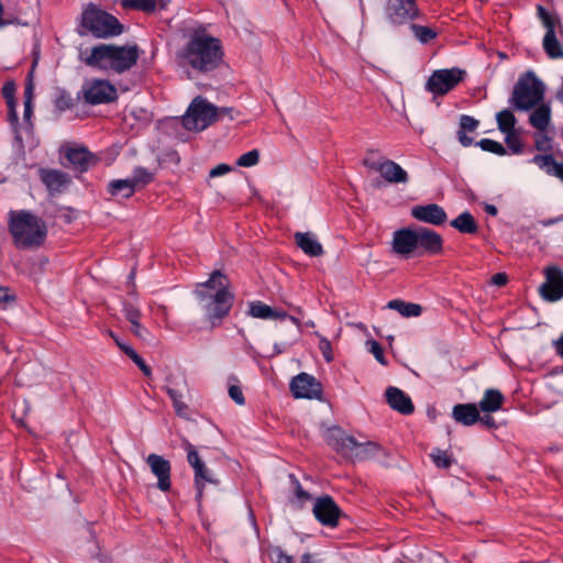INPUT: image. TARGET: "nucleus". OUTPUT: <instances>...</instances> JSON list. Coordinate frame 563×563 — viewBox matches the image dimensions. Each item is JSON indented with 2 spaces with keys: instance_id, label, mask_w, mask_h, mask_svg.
Listing matches in <instances>:
<instances>
[{
  "instance_id": "f257e3e1",
  "label": "nucleus",
  "mask_w": 563,
  "mask_h": 563,
  "mask_svg": "<svg viewBox=\"0 0 563 563\" xmlns=\"http://www.w3.org/2000/svg\"><path fill=\"white\" fill-rule=\"evenodd\" d=\"M229 286L228 277L220 271H214L207 282L196 286L195 295L198 303L213 325L231 310L233 295Z\"/></svg>"
},
{
  "instance_id": "f03ea898",
  "label": "nucleus",
  "mask_w": 563,
  "mask_h": 563,
  "mask_svg": "<svg viewBox=\"0 0 563 563\" xmlns=\"http://www.w3.org/2000/svg\"><path fill=\"white\" fill-rule=\"evenodd\" d=\"M140 58L137 45L99 44L85 56L87 66L106 73L122 74L131 69Z\"/></svg>"
},
{
  "instance_id": "7ed1b4c3",
  "label": "nucleus",
  "mask_w": 563,
  "mask_h": 563,
  "mask_svg": "<svg viewBox=\"0 0 563 563\" xmlns=\"http://www.w3.org/2000/svg\"><path fill=\"white\" fill-rule=\"evenodd\" d=\"M223 56L220 40L205 32H195L179 53L183 64L199 71H210L221 62Z\"/></svg>"
},
{
  "instance_id": "20e7f679",
  "label": "nucleus",
  "mask_w": 563,
  "mask_h": 563,
  "mask_svg": "<svg viewBox=\"0 0 563 563\" xmlns=\"http://www.w3.org/2000/svg\"><path fill=\"white\" fill-rule=\"evenodd\" d=\"M9 230L14 244L21 249L38 247L47 235L43 219L26 210L10 211Z\"/></svg>"
},
{
  "instance_id": "39448f33",
  "label": "nucleus",
  "mask_w": 563,
  "mask_h": 563,
  "mask_svg": "<svg viewBox=\"0 0 563 563\" xmlns=\"http://www.w3.org/2000/svg\"><path fill=\"white\" fill-rule=\"evenodd\" d=\"M80 26L97 38L114 37L123 33L120 21L93 3H89L84 9Z\"/></svg>"
},
{
  "instance_id": "423d86ee",
  "label": "nucleus",
  "mask_w": 563,
  "mask_h": 563,
  "mask_svg": "<svg viewBox=\"0 0 563 563\" xmlns=\"http://www.w3.org/2000/svg\"><path fill=\"white\" fill-rule=\"evenodd\" d=\"M537 16L544 29L542 48L551 59L563 58V23L555 12L547 10L543 5H537Z\"/></svg>"
},
{
  "instance_id": "0eeeda50",
  "label": "nucleus",
  "mask_w": 563,
  "mask_h": 563,
  "mask_svg": "<svg viewBox=\"0 0 563 563\" xmlns=\"http://www.w3.org/2000/svg\"><path fill=\"white\" fill-rule=\"evenodd\" d=\"M219 115V109L201 96L196 97L181 117V123L188 131H203Z\"/></svg>"
},
{
  "instance_id": "6e6552de",
  "label": "nucleus",
  "mask_w": 563,
  "mask_h": 563,
  "mask_svg": "<svg viewBox=\"0 0 563 563\" xmlns=\"http://www.w3.org/2000/svg\"><path fill=\"white\" fill-rule=\"evenodd\" d=\"M544 86L533 74L527 73L520 77L514 88L512 102L517 109L530 110L543 99Z\"/></svg>"
},
{
  "instance_id": "1a4fd4ad",
  "label": "nucleus",
  "mask_w": 563,
  "mask_h": 563,
  "mask_svg": "<svg viewBox=\"0 0 563 563\" xmlns=\"http://www.w3.org/2000/svg\"><path fill=\"white\" fill-rule=\"evenodd\" d=\"M465 77V70L459 67L434 70L426 82V90L434 97L444 96L453 90Z\"/></svg>"
},
{
  "instance_id": "9d476101",
  "label": "nucleus",
  "mask_w": 563,
  "mask_h": 563,
  "mask_svg": "<svg viewBox=\"0 0 563 563\" xmlns=\"http://www.w3.org/2000/svg\"><path fill=\"white\" fill-rule=\"evenodd\" d=\"M330 443L338 453L351 460L365 459L374 446L372 442L360 443L341 430L331 432Z\"/></svg>"
},
{
  "instance_id": "9b49d317",
  "label": "nucleus",
  "mask_w": 563,
  "mask_h": 563,
  "mask_svg": "<svg viewBox=\"0 0 563 563\" xmlns=\"http://www.w3.org/2000/svg\"><path fill=\"white\" fill-rule=\"evenodd\" d=\"M374 154L372 152L363 161L367 168L379 173L390 184H406L408 181V174L399 164L386 158L376 159Z\"/></svg>"
},
{
  "instance_id": "f8f14e48",
  "label": "nucleus",
  "mask_w": 563,
  "mask_h": 563,
  "mask_svg": "<svg viewBox=\"0 0 563 563\" xmlns=\"http://www.w3.org/2000/svg\"><path fill=\"white\" fill-rule=\"evenodd\" d=\"M82 95L90 104L109 103L115 100L117 89L106 79H90L85 81Z\"/></svg>"
},
{
  "instance_id": "ddd939ff",
  "label": "nucleus",
  "mask_w": 563,
  "mask_h": 563,
  "mask_svg": "<svg viewBox=\"0 0 563 563\" xmlns=\"http://www.w3.org/2000/svg\"><path fill=\"white\" fill-rule=\"evenodd\" d=\"M544 283L541 284L539 291L543 299L550 302L563 298V269L558 265H549L543 269Z\"/></svg>"
},
{
  "instance_id": "4468645a",
  "label": "nucleus",
  "mask_w": 563,
  "mask_h": 563,
  "mask_svg": "<svg viewBox=\"0 0 563 563\" xmlns=\"http://www.w3.org/2000/svg\"><path fill=\"white\" fill-rule=\"evenodd\" d=\"M391 251L402 258L417 254V230L402 228L393 233Z\"/></svg>"
},
{
  "instance_id": "2eb2a0df",
  "label": "nucleus",
  "mask_w": 563,
  "mask_h": 563,
  "mask_svg": "<svg viewBox=\"0 0 563 563\" xmlns=\"http://www.w3.org/2000/svg\"><path fill=\"white\" fill-rule=\"evenodd\" d=\"M419 13L416 0H388L386 14L394 24H404Z\"/></svg>"
},
{
  "instance_id": "dca6fc26",
  "label": "nucleus",
  "mask_w": 563,
  "mask_h": 563,
  "mask_svg": "<svg viewBox=\"0 0 563 563\" xmlns=\"http://www.w3.org/2000/svg\"><path fill=\"white\" fill-rule=\"evenodd\" d=\"M290 390L295 398L314 399L321 395L320 383L307 373H300L290 382Z\"/></svg>"
},
{
  "instance_id": "f3484780",
  "label": "nucleus",
  "mask_w": 563,
  "mask_h": 563,
  "mask_svg": "<svg viewBox=\"0 0 563 563\" xmlns=\"http://www.w3.org/2000/svg\"><path fill=\"white\" fill-rule=\"evenodd\" d=\"M443 251L442 236L428 228L417 229V254L438 255Z\"/></svg>"
},
{
  "instance_id": "a211bd4d",
  "label": "nucleus",
  "mask_w": 563,
  "mask_h": 563,
  "mask_svg": "<svg viewBox=\"0 0 563 563\" xmlns=\"http://www.w3.org/2000/svg\"><path fill=\"white\" fill-rule=\"evenodd\" d=\"M313 515L321 525L335 527L339 521L340 509L330 496H323L316 500Z\"/></svg>"
},
{
  "instance_id": "6ab92c4d",
  "label": "nucleus",
  "mask_w": 563,
  "mask_h": 563,
  "mask_svg": "<svg viewBox=\"0 0 563 563\" xmlns=\"http://www.w3.org/2000/svg\"><path fill=\"white\" fill-rule=\"evenodd\" d=\"M146 463L151 468V472L157 478V487L162 492H168L172 486L170 473L172 466L168 460L162 455L152 453L147 456Z\"/></svg>"
},
{
  "instance_id": "aec40b11",
  "label": "nucleus",
  "mask_w": 563,
  "mask_h": 563,
  "mask_svg": "<svg viewBox=\"0 0 563 563\" xmlns=\"http://www.w3.org/2000/svg\"><path fill=\"white\" fill-rule=\"evenodd\" d=\"M411 216L420 222L432 225H441L448 220L445 210L437 203L415 206L411 209Z\"/></svg>"
},
{
  "instance_id": "412c9836",
  "label": "nucleus",
  "mask_w": 563,
  "mask_h": 563,
  "mask_svg": "<svg viewBox=\"0 0 563 563\" xmlns=\"http://www.w3.org/2000/svg\"><path fill=\"white\" fill-rule=\"evenodd\" d=\"M68 163L78 172H86L97 163V158L82 146H73L66 150Z\"/></svg>"
},
{
  "instance_id": "4be33fe9",
  "label": "nucleus",
  "mask_w": 563,
  "mask_h": 563,
  "mask_svg": "<svg viewBox=\"0 0 563 563\" xmlns=\"http://www.w3.org/2000/svg\"><path fill=\"white\" fill-rule=\"evenodd\" d=\"M387 404L391 409L401 415H411L415 411V406L411 398L401 389L397 387H388L385 393Z\"/></svg>"
},
{
  "instance_id": "5701e85b",
  "label": "nucleus",
  "mask_w": 563,
  "mask_h": 563,
  "mask_svg": "<svg viewBox=\"0 0 563 563\" xmlns=\"http://www.w3.org/2000/svg\"><path fill=\"white\" fill-rule=\"evenodd\" d=\"M40 178L51 194L60 192L66 188L70 178L67 174L57 169H40Z\"/></svg>"
},
{
  "instance_id": "b1692460",
  "label": "nucleus",
  "mask_w": 563,
  "mask_h": 563,
  "mask_svg": "<svg viewBox=\"0 0 563 563\" xmlns=\"http://www.w3.org/2000/svg\"><path fill=\"white\" fill-rule=\"evenodd\" d=\"M453 419L463 426L470 427L478 422L479 411L475 404H459L452 409Z\"/></svg>"
},
{
  "instance_id": "393cba45",
  "label": "nucleus",
  "mask_w": 563,
  "mask_h": 563,
  "mask_svg": "<svg viewBox=\"0 0 563 563\" xmlns=\"http://www.w3.org/2000/svg\"><path fill=\"white\" fill-rule=\"evenodd\" d=\"M297 246L309 256H320L323 254V247L314 234L310 232L295 233Z\"/></svg>"
},
{
  "instance_id": "a878e982",
  "label": "nucleus",
  "mask_w": 563,
  "mask_h": 563,
  "mask_svg": "<svg viewBox=\"0 0 563 563\" xmlns=\"http://www.w3.org/2000/svg\"><path fill=\"white\" fill-rule=\"evenodd\" d=\"M170 0H121L123 9L139 10L144 13H153L158 10H164Z\"/></svg>"
},
{
  "instance_id": "bb28decb",
  "label": "nucleus",
  "mask_w": 563,
  "mask_h": 563,
  "mask_svg": "<svg viewBox=\"0 0 563 563\" xmlns=\"http://www.w3.org/2000/svg\"><path fill=\"white\" fill-rule=\"evenodd\" d=\"M531 162L548 175L563 181V163H558L552 155H536Z\"/></svg>"
},
{
  "instance_id": "cd10ccee",
  "label": "nucleus",
  "mask_w": 563,
  "mask_h": 563,
  "mask_svg": "<svg viewBox=\"0 0 563 563\" xmlns=\"http://www.w3.org/2000/svg\"><path fill=\"white\" fill-rule=\"evenodd\" d=\"M250 314L257 319H279L284 320L287 318V312L273 309L271 306L262 301H253L250 305Z\"/></svg>"
},
{
  "instance_id": "c85d7f7f",
  "label": "nucleus",
  "mask_w": 563,
  "mask_h": 563,
  "mask_svg": "<svg viewBox=\"0 0 563 563\" xmlns=\"http://www.w3.org/2000/svg\"><path fill=\"white\" fill-rule=\"evenodd\" d=\"M504 402L503 394L497 389H487L477 407L484 412L498 411Z\"/></svg>"
},
{
  "instance_id": "c756f323",
  "label": "nucleus",
  "mask_w": 563,
  "mask_h": 563,
  "mask_svg": "<svg viewBox=\"0 0 563 563\" xmlns=\"http://www.w3.org/2000/svg\"><path fill=\"white\" fill-rule=\"evenodd\" d=\"M529 123L538 131H545L551 123V108L548 104L537 107L529 117Z\"/></svg>"
},
{
  "instance_id": "7c9ffc66",
  "label": "nucleus",
  "mask_w": 563,
  "mask_h": 563,
  "mask_svg": "<svg viewBox=\"0 0 563 563\" xmlns=\"http://www.w3.org/2000/svg\"><path fill=\"white\" fill-rule=\"evenodd\" d=\"M450 224L463 234H475L478 231V224L470 211L462 212Z\"/></svg>"
},
{
  "instance_id": "2f4dec72",
  "label": "nucleus",
  "mask_w": 563,
  "mask_h": 563,
  "mask_svg": "<svg viewBox=\"0 0 563 563\" xmlns=\"http://www.w3.org/2000/svg\"><path fill=\"white\" fill-rule=\"evenodd\" d=\"M478 124L479 122L475 118L466 114L461 115L457 137L463 146L472 145L473 139L467 135V132H474L478 128Z\"/></svg>"
},
{
  "instance_id": "473e14b6",
  "label": "nucleus",
  "mask_w": 563,
  "mask_h": 563,
  "mask_svg": "<svg viewBox=\"0 0 563 563\" xmlns=\"http://www.w3.org/2000/svg\"><path fill=\"white\" fill-rule=\"evenodd\" d=\"M3 96L7 100L8 104V117L9 121L16 134H19L18 125H19V117L16 113V104L14 100V86L13 84H5L2 88Z\"/></svg>"
},
{
  "instance_id": "72a5a7b5",
  "label": "nucleus",
  "mask_w": 563,
  "mask_h": 563,
  "mask_svg": "<svg viewBox=\"0 0 563 563\" xmlns=\"http://www.w3.org/2000/svg\"><path fill=\"white\" fill-rule=\"evenodd\" d=\"M387 308H389L391 310H396L402 317H406V318L419 317L422 312V308L420 305L412 303V302H406L400 299L390 300L387 303Z\"/></svg>"
},
{
  "instance_id": "f704fd0d",
  "label": "nucleus",
  "mask_w": 563,
  "mask_h": 563,
  "mask_svg": "<svg viewBox=\"0 0 563 563\" xmlns=\"http://www.w3.org/2000/svg\"><path fill=\"white\" fill-rule=\"evenodd\" d=\"M135 187L130 178L115 179L108 184V191L112 196L130 198L135 192Z\"/></svg>"
},
{
  "instance_id": "c9c22d12",
  "label": "nucleus",
  "mask_w": 563,
  "mask_h": 563,
  "mask_svg": "<svg viewBox=\"0 0 563 563\" xmlns=\"http://www.w3.org/2000/svg\"><path fill=\"white\" fill-rule=\"evenodd\" d=\"M194 472H195V486L197 488V497L201 498L202 492L205 488V483L216 484L217 481L211 477L210 472L206 467L205 463L201 464V467H196L194 470Z\"/></svg>"
},
{
  "instance_id": "e433bc0d",
  "label": "nucleus",
  "mask_w": 563,
  "mask_h": 563,
  "mask_svg": "<svg viewBox=\"0 0 563 563\" xmlns=\"http://www.w3.org/2000/svg\"><path fill=\"white\" fill-rule=\"evenodd\" d=\"M498 129L503 133L515 132L516 118L514 113L509 110H503L496 115Z\"/></svg>"
},
{
  "instance_id": "4c0bfd02",
  "label": "nucleus",
  "mask_w": 563,
  "mask_h": 563,
  "mask_svg": "<svg viewBox=\"0 0 563 563\" xmlns=\"http://www.w3.org/2000/svg\"><path fill=\"white\" fill-rule=\"evenodd\" d=\"M410 30L415 37L422 44L429 43L438 35V31L429 26L411 24Z\"/></svg>"
},
{
  "instance_id": "58836bf2",
  "label": "nucleus",
  "mask_w": 563,
  "mask_h": 563,
  "mask_svg": "<svg viewBox=\"0 0 563 563\" xmlns=\"http://www.w3.org/2000/svg\"><path fill=\"white\" fill-rule=\"evenodd\" d=\"M430 457L434 465L439 468H449L453 463L452 455L448 451L440 449L432 450Z\"/></svg>"
},
{
  "instance_id": "ea45409f",
  "label": "nucleus",
  "mask_w": 563,
  "mask_h": 563,
  "mask_svg": "<svg viewBox=\"0 0 563 563\" xmlns=\"http://www.w3.org/2000/svg\"><path fill=\"white\" fill-rule=\"evenodd\" d=\"M267 556L272 563H294V556L287 554L280 547L271 545L267 548Z\"/></svg>"
},
{
  "instance_id": "a19ab883",
  "label": "nucleus",
  "mask_w": 563,
  "mask_h": 563,
  "mask_svg": "<svg viewBox=\"0 0 563 563\" xmlns=\"http://www.w3.org/2000/svg\"><path fill=\"white\" fill-rule=\"evenodd\" d=\"M129 178L131 179L135 189H139V188L144 187L148 183H151L153 179V176L147 169H145L143 167H137L134 169L132 176Z\"/></svg>"
},
{
  "instance_id": "79ce46f5",
  "label": "nucleus",
  "mask_w": 563,
  "mask_h": 563,
  "mask_svg": "<svg viewBox=\"0 0 563 563\" xmlns=\"http://www.w3.org/2000/svg\"><path fill=\"white\" fill-rule=\"evenodd\" d=\"M477 145L485 152L494 153L496 155L503 156L507 153L504 145L497 141L490 139H483L477 142Z\"/></svg>"
},
{
  "instance_id": "37998d69",
  "label": "nucleus",
  "mask_w": 563,
  "mask_h": 563,
  "mask_svg": "<svg viewBox=\"0 0 563 563\" xmlns=\"http://www.w3.org/2000/svg\"><path fill=\"white\" fill-rule=\"evenodd\" d=\"M166 391L173 401V406H174L176 413L178 416H185L186 411H187V406L181 400L183 399L181 393H179L178 390L173 389V388H167Z\"/></svg>"
},
{
  "instance_id": "c03bdc74",
  "label": "nucleus",
  "mask_w": 563,
  "mask_h": 563,
  "mask_svg": "<svg viewBox=\"0 0 563 563\" xmlns=\"http://www.w3.org/2000/svg\"><path fill=\"white\" fill-rule=\"evenodd\" d=\"M536 148L538 151L548 152L552 148V139L548 135L545 131H538L533 135Z\"/></svg>"
},
{
  "instance_id": "a18cd8bd",
  "label": "nucleus",
  "mask_w": 563,
  "mask_h": 563,
  "mask_svg": "<svg viewBox=\"0 0 563 563\" xmlns=\"http://www.w3.org/2000/svg\"><path fill=\"white\" fill-rule=\"evenodd\" d=\"M260 161V152L257 150L249 151L244 154H242L238 161L236 165L240 167H253L255 166Z\"/></svg>"
},
{
  "instance_id": "49530a36",
  "label": "nucleus",
  "mask_w": 563,
  "mask_h": 563,
  "mask_svg": "<svg viewBox=\"0 0 563 563\" xmlns=\"http://www.w3.org/2000/svg\"><path fill=\"white\" fill-rule=\"evenodd\" d=\"M505 142L511 154H521L522 153V143L520 137L515 133H506Z\"/></svg>"
},
{
  "instance_id": "de8ad7c7",
  "label": "nucleus",
  "mask_w": 563,
  "mask_h": 563,
  "mask_svg": "<svg viewBox=\"0 0 563 563\" xmlns=\"http://www.w3.org/2000/svg\"><path fill=\"white\" fill-rule=\"evenodd\" d=\"M317 335L319 336V350H320L323 358L328 363L332 362L333 361V351H332V345H331L330 341L327 338H324L318 333H317Z\"/></svg>"
},
{
  "instance_id": "09e8293b",
  "label": "nucleus",
  "mask_w": 563,
  "mask_h": 563,
  "mask_svg": "<svg viewBox=\"0 0 563 563\" xmlns=\"http://www.w3.org/2000/svg\"><path fill=\"white\" fill-rule=\"evenodd\" d=\"M185 450L187 452V461L190 464V466L195 470L196 467H201V464L203 462L200 460L198 452L194 448L192 444L189 442H186Z\"/></svg>"
},
{
  "instance_id": "8fccbe9b",
  "label": "nucleus",
  "mask_w": 563,
  "mask_h": 563,
  "mask_svg": "<svg viewBox=\"0 0 563 563\" xmlns=\"http://www.w3.org/2000/svg\"><path fill=\"white\" fill-rule=\"evenodd\" d=\"M123 312L125 318L130 321V323H136V320L141 319L140 309L131 302L124 303Z\"/></svg>"
},
{
  "instance_id": "3c124183",
  "label": "nucleus",
  "mask_w": 563,
  "mask_h": 563,
  "mask_svg": "<svg viewBox=\"0 0 563 563\" xmlns=\"http://www.w3.org/2000/svg\"><path fill=\"white\" fill-rule=\"evenodd\" d=\"M290 479L295 486V495L297 500L301 504L308 501L310 499V495L301 487L298 479L292 475H290Z\"/></svg>"
},
{
  "instance_id": "603ef678",
  "label": "nucleus",
  "mask_w": 563,
  "mask_h": 563,
  "mask_svg": "<svg viewBox=\"0 0 563 563\" xmlns=\"http://www.w3.org/2000/svg\"><path fill=\"white\" fill-rule=\"evenodd\" d=\"M367 345H368V350L369 352L375 356V358L380 363V364H386V361H385V357H384V351H383V347L380 346V344L374 340H371L367 342Z\"/></svg>"
},
{
  "instance_id": "864d4df0",
  "label": "nucleus",
  "mask_w": 563,
  "mask_h": 563,
  "mask_svg": "<svg viewBox=\"0 0 563 563\" xmlns=\"http://www.w3.org/2000/svg\"><path fill=\"white\" fill-rule=\"evenodd\" d=\"M229 396L235 404L240 406L245 404V398L242 388L239 385L229 386Z\"/></svg>"
},
{
  "instance_id": "5fc2aeb1",
  "label": "nucleus",
  "mask_w": 563,
  "mask_h": 563,
  "mask_svg": "<svg viewBox=\"0 0 563 563\" xmlns=\"http://www.w3.org/2000/svg\"><path fill=\"white\" fill-rule=\"evenodd\" d=\"M14 296L8 287L0 286V308H5L9 302L14 301Z\"/></svg>"
},
{
  "instance_id": "6e6d98bb",
  "label": "nucleus",
  "mask_w": 563,
  "mask_h": 563,
  "mask_svg": "<svg viewBox=\"0 0 563 563\" xmlns=\"http://www.w3.org/2000/svg\"><path fill=\"white\" fill-rule=\"evenodd\" d=\"M232 170V167L228 164H219L209 172V176L211 178L220 177L229 174Z\"/></svg>"
},
{
  "instance_id": "4d7b16f0",
  "label": "nucleus",
  "mask_w": 563,
  "mask_h": 563,
  "mask_svg": "<svg viewBox=\"0 0 563 563\" xmlns=\"http://www.w3.org/2000/svg\"><path fill=\"white\" fill-rule=\"evenodd\" d=\"M32 114H33L32 103H30V100L24 101L23 121H24V124H25L26 129H29L31 126V117H32Z\"/></svg>"
},
{
  "instance_id": "13d9d810",
  "label": "nucleus",
  "mask_w": 563,
  "mask_h": 563,
  "mask_svg": "<svg viewBox=\"0 0 563 563\" xmlns=\"http://www.w3.org/2000/svg\"><path fill=\"white\" fill-rule=\"evenodd\" d=\"M15 23V19L5 15L4 7L2 2L0 1V29L10 24Z\"/></svg>"
},
{
  "instance_id": "bf43d9fd",
  "label": "nucleus",
  "mask_w": 563,
  "mask_h": 563,
  "mask_svg": "<svg viewBox=\"0 0 563 563\" xmlns=\"http://www.w3.org/2000/svg\"><path fill=\"white\" fill-rule=\"evenodd\" d=\"M508 282V277L505 273H497L492 277V284L495 286H505Z\"/></svg>"
},
{
  "instance_id": "052dcab7",
  "label": "nucleus",
  "mask_w": 563,
  "mask_h": 563,
  "mask_svg": "<svg viewBox=\"0 0 563 563\" xmlns=\"http://www.w3.org/2000/svg\"><path fill=\"white\" fill-rule=\"evenodd\" d=\"M134 363L145 376L150 377L152 375L151 367L143 361L141 356L137 360H135Z\"/></svg>"
},
{
  "instance_id": "680f3d73",
  "label": "nucleus",
  "mask_w": 563,
  "mask_h": 563,
  "mask_svg": "<svg viewBox=\"0 0 563 563\" xmlns=\"http://www.w3.org/2000/svg\"><path fill=\"white\" fill-rule=\"evenodd\" d=\"M562 221H563V214L559 216V217H555V218L544 219L540 223L543 227H550V225L556 224V223L562 222Z\"/></svg>"
},
{
  "instance_id": "e2e57ef3",
  "label": "nucleus",
  "mask_w": 563,
  "mask_h": 563,
  "mask_svg": "<svg viewBox=\"0 0 563 563\" xmlns=\"http://www.w3.org/2000/svg\"><path fill=\"white\" fill-rule=\"evenodd\" d=\"M478 421L488 428H494L496 426L494 418H492L490 416H484V417L479 416Z\"/></svg>"
},
{
  "instance_id": "0e129e2a",
  "label": "nucleus",
  "mask_w": 563,
  "mask_h": 563,
  "mask_svg": "<svg viewBox=\"0 0 563 563\" xmlns=\"http://www.w3.org/2000/svg\"><path fill=\"white\" fill-rule=\"evenodd\" d=\"M553 345L555 347L558 355L563 357V334L556 341L553 342Z\"/></svg>"
},
{
  "instance_id": "69168bd1",
  "label": "nucleus",
  "mask_w": 563,
  "mask_h": 563,
  "mask_svg": "<svg viewBox=\"0 0 563 563\" xmlns=\"http://www.w3.org/2000/svg\"><path fill=\"white\" fill-rule=\"evenodd\" d=\"M555 99L563 106V76L560 80V86L555 91Z\"/></svg>"
},
{
  "instance_id": "338daca9",
  "label": "nucleus",
  "mask_w": 563,
  "mask_h": 563,
  "mask_svg": "<svg viewBox=\"0 0 563 563\" xmlns=\"http://www.w3.org/2000/svg\"><path fill=\"white\" fill-rule=\"evenodd\" d=\"M32 99H33V86L31 84H29L24 90V101L30 100V103H32Z\"/></svg>"
},
{
  "instance_id": "774afa93",
  "label": "nucleus",
  "mask_w": 563,
  "mask_h": 563,
  "mask_svg": "<svg viewBox=\"0 0 563 563\" xmlns=\"http://www.w3.org/2000/svg\"><path fill=\"white\" fill-rule=\"evenodd\" d=\"M124 353L133 361L135 362V360H137L140 357V355L137 354V352L132 347L130 346L129 349H125Z\"/></svg>"
}]
</instances>
